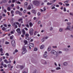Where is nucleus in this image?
<instances>
[{"label": "nucleus", "instance_id": "obj_1", "mask_svg": "<svg viewBox=\"0 0 73 73\" xmlns=\"http://www.w3.org/2000/svg\"><path fill=\"white\" fill-rule=\"evenodd\" d=\"M33 3L34 5H36V6L39 5H40V1L37 0L34 1L33 2Z\"/></svg>", "mask_w": 73, "mask_h": 73}, {"label": "nucleus", "instance_id": "obj_2", "mask_svg": "<svg viewBox=\"0 0 73 73\" xmlns=\"http://www.w3.org/2000/svg\"><path fill=\"white\" fill-rule=\"evenodd\" d=\"M73 29V25L72 27L70 26H68L65 29V30H68V31H72Z\"/></svg>", "mask_w": 73, "mask_h": 73}, {"label": "nucleus", "instance_id": "obj_3", "mask_svg": "<svg viewBox=\"0 0 73 73\" xmlns=\"http://www.w3.org/2000/svg\"><path fill=\"white\" fill-rule=\"evenodd\" d=\"M33 31H34V30L33 29H30L29 33L31 36H32L33 34Z\"/></svg>", "mask_w": 73, "mask_h": 73}, {"label": "nucleus", "instance_id": "obj_4", "mask_svg": "<svg viewBox=\"0 0 73 73\" xmlns=\"http://www.w3.org/2000/svg\"><path fill=\"white\" fill-rule=\"evenodd\" d=\"M22 50H23V52H22V54H25L26 52H27V50H26V48L25 47H23V48Z\"/></svg>", "mask_w": 73, "mask_h": 73}, {"label": "nucleus", "instance_id": "obj_5", "mask_svg": "<svg viewBox=\"0 0 73 73\" xmlns=\"http://www.w3.org/2000/svg\"><path fill=\"white\" fill-rule=\"evenodd\" d=\"M11 44L13 46H15V40H12L11 41Z\"/></svg>", "mask_w": 73, "mask_h": 73}, {"label": "nucleus", "instance_id": "obj_6", "mask_svg": "<svg viewBox=\"0 0 73 73\" xmlns=\"http://www.w3.org/2000/svg\"><path fill=\"white\" fill-rule=\"evenodd\" d=\"M51 53H52L55 55H57V52L54 50H52L51 52Z\"/></svg>", "mask_w": 73, "mask_h": 73}, {"label": "nucleus", "instance_id": "obj_7", "mask_svg": "<svg viewBox=\"0 0 73 73\" xmlns=\"http://www.w3.org/2000/svg\"><path fill=\"white\" fill-rule=\"evenodd\" d=\"M16 31L17 32V33H19V34H21V32L20 31V28H18L16 30Z\"/></svg>", "mask_w": 73, "mask_h": 73}, {"label": "nucleus", "instance_id": "obj_8", "mask_svg": "<svg viewBox=\"0 0 73 73\" xmlns=\"http://www.w3.org/2000/svg\"><path fill=\"white\" fill-rule=\"evenodd\" d=\"M41 63H42L43 64H46V62H45V60H42V61L41 62Z\"/></svg>", "mask_w": 73, "mask_h": 73}, {"label": "nucleus", "instance_id": "obj_9", "mask_svg": "<svg viewBox=\"0 0 73 73\" xmlns=\"http://www.w3.org/2000/svg\"><path fill=\"white\" fill-rule=\"evenodd\" d=\"M29 45L30 46H32V47H34V46H35L34 44L32 43H30Z\"/></svg>", "mask_w": 73, "mask_h": 73}, {"label": "nucleus", "instance_id": "obj_10", "mask_svg": "<svg viewBox=\"0 0 73 73\" xmlns=\"http://www.w3.org/2000/svg\"><path fill=\"white\" fill-rule=\"evenodd\" d=\"M29 25L30 27H32L33 25V23H32V22H30L29 23Z\"/></svg>", "mask_w": 73, "mask_h": 73}, {"label": "nucleus", "instance_id": "obj_11", "mask_svg": "<svg viewBox=\"0 0 73 73\" xmlns=\"http://www.w3.org/2000/svg\"><path fill=\"white\" fill-rule=\"evenodd\" d=\"M44 48V45H42L40 47V49H42Z\"/></svg>", "mask_w": 73, "mask_h": 73}, {"label": "nucleus", "instance_id": "obj_12", "mask_svg": "<svg viewBox=\"0 0 73 73\" xmlns=\"http://www.w3.org/2000/svg\"><path fill=\"white\" fill-rule=\"evenodd\" d=\"M4 62H5L6 64H8L9 63V62L7 60H4Z\"/></svg>", "mask_w": 73, "mask_h": 73}, {"label": "nucleus", "instance_id": "obj_13", "mask_svg": "<svg viewBox=\"0 0 73 73\" xmlns=\"http://www.w3.org/2000/svg\"><path fill=\"white\" fill-rule=\"evenodd\" d=\"M22 32H23V34H24V35L25 34V30H24V29H22Z\"/></svg>", "mask_w": 73, "mask_h": 73}, {"label": "nucleus", "instance_id": "obj_14", "mask_svg": "<svg viewBox=\"0 0 73 73\" xmlns=\"http://www.w3.org/2000/svg\"><path fill=\"white\" fill-rule=\"evenodd\" d=\"M51 47L50 46H49L48 48V51H50L51 49Z\"/></svg>", "mask_w": 73, "mask_h": 73}, {"label": "nucleus", "instance_id": "obj_15", "mask_svg": "<svg viewBox=\"0 0 73 73\" xmlns=\"http://www.w3.org/2000/svg\"><path fill=\"white\" fill-rule=\"evenodd\" d=\"M3 49L2 48H0V51L1 53H3Z\"/></svg>", "mask_w": 73, "mask_h": 73}, {"label": "nucleus", "instance_id": "obj_16", "mask_svg": "<svg viewBox=\"0 0 73 73\" xmlns=\"http://www.w3.org/2000/svg\"><path fill=\"white\" fill-rule=\"evenodd\" d=\"M28 9H31V5H29L28 6Z\"/></svg>", "mask_w": 73, "mask_h": 73}, {"label": "nucleus", "instance_id": "obj_17", "mask_svg": "<svg viewBox=\"0 0 73 73\" xmlns=\"http://www.w3.org/2000/svg\"><path fill=\"white\" fill-rule=\"evenodd\" d=\"M63 31V29L61 28H60V29H59L60 32H62Z\"/></svg>", "mask_w": 73, "mask_h": 73}, {"label": "nucleus", "instance_id": "obj_18", "mask_svg": "<svg viewBox=\"0 0 73 73\" xmlns=\"http://www.w3.org/2000/svg\"><path fill=\"white\" fill-rule=\"evenodd\" d=\"M64 66H66L68 65V63L67 62H65L64 63Z\"/></svg>", "mask_w": 73, "mask_h": 73}, {"label": "nucleus", "instance_id": "obj_19", "mask_svg": "<svg viewBox=\"0 0 73 73\" xmlns=\"http://www.w3.org/2000/svg\"><path fill=\"white\" fill-rule=\"evenodd\" d=\"M22 20H23V18H20L18 20V21L19 22H20V21H21Z\"/></svg>", "mask_w": 73, "mask_h": 73}, {"label": "nucleus", "instance_id": "obj_20", "mask_svg": "<svg viewBox=\"0 0 73 73\" xmlns=\"http://www.w3.org/2000/svg\"><path fill=\"white\" fill-rule=\"evenodd\" d=\"M7 10H8V11H11V8H10V7H8L7 8Z\"/></svg>", "mask_w": 73, "mask_h": 73}, {"label": "nucleus", "instance_id": "obj_21", "mask_svg": "<svg viewBox=\"0 0 73 73\" xmlns=\"http://www.w3.org/2000/svg\"><path fill=\"white\" fill-rule=\"evenodd\" d=\"M26 39H27L28 40H30V38H29V37H26Z\"/></svg>", "mask_w": 73, "mask_h": 73}, {"label": "nucleus", "instance_id": "obj_22", "mask_svg": "<svg viewBox=\"0 0 73 73\" xmlns=\"http://www.w3.org/2000/svg\"><path fill=\"white\" fill-rule=\"evenodd\" d=\"M24 43H25V45H26V44H27L28 43V42H27V40H25L24 41Z\"/></svg>", "mask_w": 73, "mask_h": 73}, {"label": "nucleus", "instance_id": "obj_23", "mask_svg": "<svg viewBox=\"0 0 73 73\" xmlns=\"http://www.w3.org/2000/svg\"><path fill=\"white\" fill-rule=\"evenodd\" d=\"M33 73H37V70H34V72Z\"/></svg>", "mask_w": 73, "mask_h": 73}, {"label": "nucleus", "instance_id": "obj_24", "mask_svg": "<svg viewBox=\"0 0 73 73\" xmlns=\"http://www.w3.org/2000/svg\"><path fill=\"white\" fill-rule=\"evenodd\" d=\"M2 2L3 3H7V1L5 0H3L2 1Z\"/></svg>", "mask_w": 73, "mask_h": 73}, {"label": "nucleus", "instance_id": "obj_25", "mask_svg": "<svg viewBox=\"0 0 73 73\" xmlns=\"http://www.w3.org/2000/svg\"><path fill=\"white\" fill-rule=\"evenodd\" d=\"M20 13V12L19 11H17L15 12V13L16 14H19Z\"/></svg>", "mask_w": 73, "mask_h": 73}, {"label": "nucleus", "instance_id": "obj_26", "mask_svg": "<svg viewBox=\"0 0 73 73\" xmlns=\"http://www.w3.org/2000/svg\"><path fill=\"white\" fill-rule=\"evenodd\" d=\"M44 57H45V58H46V57L47 56V55H46V54H45L44 55Z\"/></svg>", "mask_w": 73, "mask_h": 73}, {"label": "nucleus", "instance_id": "obj_27", "mask_svg": "<svg viewBox=\"0 0 73 73\" xmlns=\"http://www.w3.org/2000/svg\"><path fill=\"white\" fill-rule=\"evenodd\" d=\"M20 68H21V69H23V68H24V66H20Z\"/></svg>", "mask_w": 73, "mask_h": 73}, {"label": "nucleus", "instance_id": "obj_28", "mask_svg": "<svg viewBox=\"0 0 73 73\" xmlns=\"http://www.w3.org/2000/svg\"><path fill=\"white\" fill-rule=\"evenodd\" d=\"M9 44V42H8L7 41H6L5 42V44L7 45V44Z\"/></svg>", "mask_w": 73, "mask_h": 73}, {"label": "nucleus", "instance_id": "obj_29", "mask_svg": "<svg viewBox=\"0 0 73 73\" xmlns=\"http://www.w3.org/2000/svg\"><path fill=\"white\" fill-rule=\"evenodd\" d=\"M56 70H59L60 69H61V68H60V67H58L56 68Z\"/></svg>", "mask_w": 73, "mask_h": 73}, {"label": "nucleus", "instance_id": "obj_30", "mask_svg": "<svg viewBox=\"0 0 73 73\" xmlns=\"http://www.w3.org/2000/svg\"><path fill=\"white\" fill-rule=\"evenodd\" d=\"M18 25V27H19V28H20V27H21V24L19 23V24Z\"/></svg>", "mask_w": 73, "mask_h": 73}, {"label": "nucleus", "instance_id": "obj_31", "mask_svg": "<svg viewBox=\"0 0 73 73\" xmlns=\"http://www.w3.org/2000/svg\"><path fill=\"white\" fill-rule=\"evenodd\" d=\"M25 36H26V37H28L29 36V35L28 34H26L25 35Z\"/></svg>", "mask_w": 73, "mask_h": 73}, {"label": "nucleus", "instance_id": "obj_32", "mask_svg": "<svg viewBox=\"0 0 73 73\" xmlns=\"http://www.w3.org/2000/svg\"><path fill=\"white\" fill-rule=\"evenodd\" d=\"M34 51H36L37 50V48H34Z\"/></svg>", "mask_w": 73, "mask_h": 73}, {"label": "nucleus", "instance_id": "obj_33", "mask_svg": "<svg viewBox=\"0 0 73 73\" xmlns=\"http://www.w3.org/2000/svg\"><path fill=\"white\" fill-rule=\"evenodd\" d=\"M19 15H20V16H22L23 15H22V13H21V12H19Z\"/></svg>", "mask_w": 73, "mask_h": 73}, {"label": "nucleus", "instance_id": "obj_34", "mask_svg": "<svg viewBox=\"0 0 73 73\" xmlns=\"http://www.w3.org/2000/svg\"><path fill=\"white\" fill-rule=\"evenodd\" d=\"M67 24L68 25H70L71 24V23L70 22H68L67 23Z\"/></svg>", "mask_w": 73, "mask_h": 73}, {"label": "nucleus", "instance_id": "obj_35", "mask_svg": "<svg viewBox=\"0 0 73 73\" xmlns=\"http://www.w3.org/2000/svg\"><path fill=\"white\" fill-rule=\"evenodd\" d=\"M64 12H66V8L65 7L64 8Z\"/></svg>", "mask_w": 73, "mask_h": 73}, {"label": "nucleus", "instance_id": "obj_36", "mask_svg": "<svg viewBox=\"0 0 73 73\" xmlns=\"http://www.w3.org/2000/svg\"><path fill=\"white\" fill-rule=\"evenodd\" d=\"M5 55H6V56H9V54H8V53H7L5 54Z\"/></svg>", "mask_w": 73, "mask_h": 73}, {"label": "nucleus", "instance_id": "obj_37", "mask_svg": "<svg viewBox=\"0 0 73 73\" xmlns=\"http://www.w3.org/2000/svg\"><path fill=\"white\" fill-rule=\"evenodd\" d=\"M3 66L4 68H7V65L6 64H4V65Z\"/></svg>", "mask_w": 73, "mask_h": 73}, {"label": "nucleus", "instance_id": "obj_38", "mask_svg": "<svg viewBox=\"0 0 73 73\" xmlns=\"http://www.w3.org/2000/svg\"><path fill=\"white\" fill-rule=\"evenodd\" d=\"M5 29H5V27H3L2 28V30H3V31H4V30H5Z\"/></svg>", "mask_w": 73, "mask_h": 73}, {"label": "nucleus", "instance_id": "obj_39", "mask_svg": "<svg viewBox=\"0 0 73 73\" xmlns=\"http://www.w3.org/2000/svg\"><path fill=\"white\" fill-rule=\"evenodd\" d=\"M43 11H46V8H45V7H44L43 8Z\"/></svg>", "mask_w": 73, "mask_h": 73}, {"label": "nucleus", "instance_id": "obj_40", "mask_svg": "<svg viewBox=\"0 0 73 73\" xmlns=\"http://www.w3.org/2000/svg\"><path fill=\"white\" fill-rule=\"evenodd\" d=\"M4 65V64L3 63V62H2L1 63V65H2V66H3V65Z\"/></svg>", "mask_w": 73, "mask_h": 73}, {"label": "nucleus", "instance_id": "obj_41", "mask_svg": "<svg viewBox=\"0 0 73 73\" xmlns=\"http://www.w3.org/2000/svg\"><path fill=\"white\" fill-rule=\"evenodd\" d=\"M68 1H65L64 2V3L65 4H67V3H68Z\"/></svg>", "mask_w": 73, "mask_h": 73}, {"label": "nucleus", "instance_id": "obj_42", "mask_svg": "<svg viewBox=\"0 0 73 73\" xmlns=\"http://www.w3.org/2000/svg\"><path fill=\"white\" fill-rule=\"evenodd\" d=\"M36 33H37V31H35L34 33V35H36Z\"/></svg>", "mask_w": 73, "mask_h": 73}, {"label": "nucleus", "instance_id": "obj_43", "mask_svg": "<svg viewBox=\"0 0 73 73\" xmlns=\"http://www.w3.org/2000/svg\"><path fill=\"white\" fill-rule=\"evenodd\" d=\"M16 3H17V4H21V2L19 1H18L17 2H16Z\"/></svg>", "mask_w": 73, "mask_h": 73}, {"label": "nucleus", "instance_id": "obj_44", "mask_svg": "<svg viewBox=\"0 0 73 73\" xmlns=\"http://www.w3.org/2000/svg\"><path fill=\"white\" fill-rule=\"evenodd\" d=\"M12 26H13V27H14V26L15 25V23H12Z\"/></svg>", "mask_w": 73, "mask_h": 73}, {"label": "nucleus", "instance_id": "obj_45", "mask_svg": "<svg viewBox=\"0 0 73 73\" xmlns=\"http://www.w3.org/2000/svg\"><path fill=\"white\" fill-rule=\"evenodd\" d=\"M3 11L5 13H6L7 12V10L5 9H4Z\"/></svg>", "mask_w": 73, "mask_h": 73}, {"label": "nucleus", "instance_id": "obj_46", "mask_svg": "<svg viewBox=\"0 0 73 73\" xmlns=\"http://www.w3.org/2000/svg\"><path fill=\"white\" fill-rule=\"evenodd\" d=\"M7 66H8V67H9V68H10V67H11V64H8Z\"/></svg>", "mask_w": 73, "mask_h": 73}, {"label": "nucleus", "instance_id": "obj_47", "mask_svg": "<svg viewBox=\"0 0 73 73\" xmlns=\"http://www.w3.org/2000/svg\"><path fill=\"white\" fill-rule=\"evenodd\" d=\"M3 25L5 27H7V25H6L5 24H4Z\"/></svg>", "mask_w": 73, "mask_h": 73}, {"label": "nucleus", "instance_id": "obj_48", "mask_svg": "<svg viewBox=\"0 0 73 73\" xmlns=\"http://www.w3.org/2000/svg\"><path fill=\"white\" fill-rule=\"evenodd\" d=\"M25 5H28V3H27V2L25 3Z\"/></svg>", "mask_w": 73, "mask_h": 73}, {"label": "nucleus", "instance_id": "obj_49", "mask_svg": "<svg viewBox=\"0 0 73 73\" xmlns=\"http://www.w3.org/2000/svg\"><path fill=\"white\" fill-rule=\"evenodd\" d=\"M47 5H51V4L49 3H47Z\"/></svg>", "mask_w": 73, "mask_h": 73}, {"label": "nucleus", "instance_id": "obj_50", "mask_svg": "<svg viewBox=\"0 0 73 73\" xmlns=\"http://www.w3.org/2000/svg\"><path fill=\"white\" fill-rule=\"evenodd\" d=\"M40 13H38V16H40Z\"/></svg>", "mask_w": 73, "mask_h": 73}, {"label": "nucleus", "instance_id": "obj_51", "mask_svg": "<svg viewBox=\"0 0 73 73\" xmlns=\"http://www.w3.org/2000/svg\"><path fill=\"white\" fill-rule=\"evenodd\" d=\"M11 24H13V21H12V20H11Z\"/></svg>", "mask_w": 73, "mask_h": 73}, {"label": "nucleus", "instance_id": "obj_52", "mask_svg": "<svg viewBox=\"0 0 73 73\" xmlns=\"http://www.w3.org/2000/svg\"><path fill=\"white\" fill-rule=\"evenodd\" d=\"M53 48H57V46H52Z\"/></svg>", "mask_w": 73, "mask_h": 73}, {"label": "nucleus", "instance_id": "obj_53", "mask_svg": "<svg viewBox=\"0 0 73 73\" xmlns=\"http://www.w3.org/2000/svg\"><path fill=\"white\" fill-rule=\"evenodd\" d=\"M59 4H60V5H62V3L61 2H59Z\"/></svg>", "mask_w": 73, "mask_h": 73}, {"label": "nucleus", "instance_id": "obj_54", "mask_svg": "<svg viewBox=\"0 0 73 73\" xmlns=\"http://www.w3.org/2000/svg\"><path fill=\"white\" fill-rule=\"evenodd\" d=\"M26 26L27 28H29V25L27 24L26 25Z\"/></svg>", "mask_w": 73, "mask_h": 73}, {"label": "nucleus", "instance_id": "obj_55", "mask_svg": "<svg viewBox=\"0 0 73 73\" xmlns=\"http://www.w3.org/2000/svg\"><path fill=\"white\" fill-rule=\"evenodd\" d=\"M17 9H19V8H20V7H19V6H17Z\"/></svg>", "mask_w": 73, "mask_h": 73}, {"label": "nucleus", "instance_id": "obj_56", "mask_svg": "<svg viewBox=\"0 0 73 73\" xmlns=\"http://www.w3.org/2000/svg\"><path fill=\"white\" fill-rule=\"evenodd\" d=\"M66 6H69V4H66L65 5Z\"/></svg>", "mask_w": 73, "mask_h": 73}, {"label": "nucleus", "instance_id": "obj_57", "mask_svg": "<svg viewBox=\"0 0 73 73\" xmlns=\"http://www.w3.org/2000/svg\"><path fill=\"white\" fill-rule=\"evenodd\" d=\"M16 0H12V3H15Z\"/></svg>", "mask_w": 73, "mask_h": 73}, {"label": "nucleus", "instance_id": "obj_58", "mask_svg": "<svg viewBox=\"0 0 73 73\" xmlns=\"http://www.w3.org/2000/svg\"><path fill=\"white\" fill-rule=\"evenodd\" d=\"M40 23H41V21H39L38 23V24H40Z\"/></svg>", "mask_w": 73, "mask_h": 73}, {"label": "nucleus", "instance_id": "obj_59", "mask_svg": "<svg viewBox=\"0 0 73 73\" xmlns=\"http://www.w3.org/2000/svg\"><path fill=\"white\" fill-rule=\"evenodd\" d=\"M18 52V50H17L16 49L15 50V52Z\"/></svg>", "mask_w": 73, "mask_h": 73}, {"label": "nucleus", "instance_id": "obj_60", "mask_svg": "<svg viewBox=\"0 0 73 73\" xmlns=\"http://www.w3.org/2000/svg\"><path fill=\"white\" fill-rule=\"evenodd\" d=\"M14 12V11H11V13H12V14H13V13Z\"/></svg>", "mask_w": 73, "mask_h": 73}, {"label": "nucleus", "instance_id": "obj_61", "mask_svg": "<svg viewBox=\"0 0 73 73\" xmlns=\"http://www.w3.org/2000/svg\"><path fill=\"white\" fill-rule=\"evenodd\" d=\"M42 42H44V38H43L42 39Z\"/></svg>", "mask_w": 73, "mask_h": 73}, {"label": "nucleus", "instance_id": "obj_62", "mask_svg": "<svg viewBox=\"0 0 73 73\" xmlns=\"http://www.w3.org/2000/svg\"><path fill=\"white\" fill-rule=\"evenodd\" d=\"M16 24H17V25H19V23L18 22H16Z\"/></svg>", "mask_w": 73, "mask_h": 73}, {"label": "nucleus", "instance_id": "obj_63", "mask_svg": "<svg viewBox=\"0 0 73 73\" xmlns=\"http://www.w3.org/2000/svg\"><path fill=\"white\" fill-rule=\"evenodd\" d=\"M25 30H26V31H27L28 30V29H27V28L25 27Z\"/></svg>", "mask_w": 73, "mask_h": 73}, {"label": "nucleus", "instance_id": "obj_64", "mask_svg": "<svg viewBox=\"0 0 73 73\" xmlns=\"http://www.w3.org/2000/svg\"><path fill=\"white\" fill-rule=\"evenodd\" d=\"M15 28H17V25H15Z\"/></svg>", "mask_w": 73, "mask_h": 73}]
</instances>
